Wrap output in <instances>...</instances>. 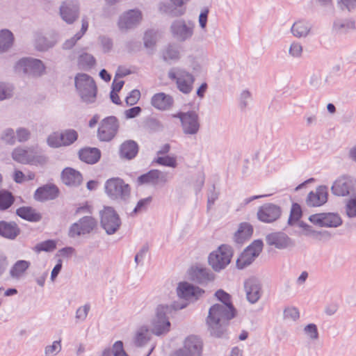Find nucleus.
<instances>
[{
  "label": "nucleus",
  "instance_id": "f257e3e1",
  "mask_svg": "<svg viewBox=\"0 0 356 356\" xmlns=\"http://www.w3.org/2000/svg\"><path fill=\"white\" fill-rule=\"evenodd\" d=\"M215 296L220 302L209 308L206 324L210 334L220 338L225 334L228 322L235 316L236 311L229 293L219 289L215 293Z\"/></svg>",
  "mask_w": 356,
  "mask_h": 356
},
{
  "label": "nucleus",
  "instance_id": "f03ea898",
  "mask_svg": "<svg viewBox=\"0 0 356 356\" xmlns=\"http://www.w3.org/2000/svg\"><path fill=\"white\" fill-rule=\"evenodd\" d=\"M188 303L181 305L174 304L172 306L168 305H159L155 309V314L151 321V331L156 335L160 336L168 333L170 330V322L168 314L171 312L172 308L174 309H181L185 308Z\"/></svg>",
  "mask_w": 356,
  "mask_h": 356
},
{
  "label": "nucleus",
  "instance_id": "7ed1b4c3",
  "mask_svg": "<svg viewBox=\"0 0 356 356\" xmlns=\"http://www.w3.org/2000/svg\"><path fill=\"white\" fill-rule=\"evenodd\" d=\"M76 89L81 100L87 104L95 102L97 86L93 79L89 75L80 73L74 78Z\"/></svg>",
  "mask_w": 356,
  "mask_h": 356
},
{
  "label": "nucleus",
  "instance_id": "20e7f679",
  "mask_svg": "<svg viewBox=\"0 0 356 356\" xmlns=\"http://www.w3.org/2000/svg\"><path fill=\"white\" fill-rule=\"evenodd\" d=\"M233 255L232 248L228 245H221L210 253L208 261L211 268L217 272L226 268Z\"/></svg>",
  "mask_w": 356,
  "mask_h": 356
},
{
  "label": "nucleus",
  "instance_id": "39448f33",
  "mask_svg": "<svg viewBox=\"0 0 356 356\" xmlns=\"http://www.w3.org/2000/svg\"><path fill=\"white\" fill-rule=\"evenodd\" d=\"M168 77L176 82L180 92L188 94L192 91L195 77L188 72L181 68L173 67L168 71Z\"/></svg>",
  "mask_w": 356,
  "mask_h": 356
},
{
  "label": "nucleus",
  "instance_id": "423d86ee",
  "mask_svg": "<svg viewBox=\"0 0 356 356\" xmlns=\"http://www.w3.org/2000/svg\"><path fill=\"white\" fill-rule=\"evenodd\" d=\"M106 194L113 200H127L130 195L129 184L118 177L111 178L105 184Z\"/></svg>",
  "mask_w": 356,
  "mask_h": 356
},
{
  "label": "nucleus",
  "instance_id": "0eeeda50",
  "mask_svg": "<svg viewBox=\"0 0 356 356\" xmlns=\"http://www.w3.org/2000/svg\"><path fill=\"white\" fill-rule=\"evenodd\" d=\"M97 227V220L91 216H86L72 224L68 229V236L76 238L92 233Z\"/></svg>",
  "mask_w": 356,
  "mask_h": 356
},
{
  "label": "nucleus",
  "instance_id": "6e6552de",
  "mask_svg": "<svg viewBox=\"0 0 356 356\" xmlns=\"http://www.w3.org/2000/svg\"><path fill=\"white\" fill-rule=\"evenodd\" d=\"M203 351V342L202 339L195 335L186 337L183 346L176 350L172 356H202Z\"/></svg>",
  "mask_w": 356,
  "mask_h": 356
},
{
  "label": "nucleus",
  "instance_id": "1a4fd4ad",
  "mask_svg": "<svg viewBox=\"0 0 356 356\" xmlns=\"http://www.w3.org/2000/svg\"><path fill=\"white\" fill-rule=\"evenodd\" d=\"M100 217L101 225L107 234H113L119 229L121 220L113 208L105 207L100 212Z\"/></svg>",
  "mask_w": 356,
  "mask_h": 356
},
{
  "label": "nucleus",
  "instance_id": "9d476101",
  "mask_svg": "<svg viewBox=\"0 0 356 356\" xmlns=\"http://www.w3.org/2000/svg\"><path fill=\"white\" fill-rule=\"evenodd\" d=\"M119 122L115 116L103 119L97 130V137L101 141L109 142L116 136L119 129Z\"/></svg>",
  "mask_w": 356,
  "mask_h": 356
},
{
  "label": "nucleus",
  "instance_id": "9b49d317",
  "mask_svg": "<svg viewBox=\"0 0 356 356\" xmlns=\"http://www.w3.org/2000/svg\"><path fill=\"white\" fill-rule=\"evenodd\" d=\"M15 71L18 73L31 74L35 76L42 75L44 72V66L40 60L24 58L20 59L16 63Z\"/></svg>",
  "mask_w": 356,
  "mask_h": 356
},
{
  "label": "nucleus",
  "instance_id": "f8f14e48",
  "mask_svg": "<svg viewBox=\"0 0 356 356\" xmlns=\"http://www.w3.org/2000/svg\"><path fill=\"white\" fill-rule=\"evenodd\" d=\"M173 117L180 120L184 134L195 135L198 132L200 124L198 114L195 111L179 112Z\"/></svg>",
  "mask_w": 356,
  "mask_h": 356
},
{
  "label": "nucleus",
  "instance_id": "ddd939ff",
  "mask_svg": "<svg viewBox=\"0 0 356 356\" xmlns=\"http://www.w3.org/2000/svg\"><path fill=\"white\" fill-rule=\"evenodd\" d=\"M263 248V242L261 240L254 241L244 251L236 260V266L238 268L242 269L249 266L257 257Z\"/></svg>",
  "mask_w": 356,
  "mask_h": 356
},
{
  "label": "nucleus",
  "instance_id": "4468645a",
  "mask_svg": "<svg viewBox=\"0 0 356 356\" xmlns=\"http://www.w3.org/2000/svg\"><path fill=\"white\" fill-rule=\"evenodd\" d=\"M194 24L183 19L174 21L170 26V31L173 38L179 42L189 40L193 35Z\"/></svg>",
  "mask_w": 356,
  "mask_h": 356
},
{
  "label": "nucleus",
  "instance_id": "2eb2a0df",
  "mask_svg": "<svg viewBox=\"0 0 356 356\" xmlns=\"http://www.w3.org/2000/svg\"><path fill=\"white\" fill-rule=\"evenodd\" d=\"M60 15L67 24H73L79 16V3L77 0H65L60 6Z\"/></svg>",
  "mask_w": 356,
  "mask_h": 356
},
{
  "label": "nucleus",
  "instance_id": "dca6fc26",
  "mask_svg": "<svg viewBox=\"0 0 356 356\" xmlns=\"http://www.w3.org/2000/svg\"><path fill=\"white\" fill-rule=\"evenodd\" d=\"M177 293L180 298L193 302L203 296L204 291L188 282H181L177 288Z\"/></svg>",
  "mask_w": 356,
  "mask_h": 356
},
{
  "label": "nucleus",
  "instance_id": "f3484780",
  "mask_svg": "<svg viewBox=\"0 0 356 356\" xmlns=\"http://www.w3.org/2000/svg\"><path fill=\"white\" fill-rule=\"evenodd\" d=\"M143 19L142 12L138 9H131L123 13L118 20L121 30L133 29L138 26Z\"/></svg>",
  "mask_w": 356,
  "mask_h": 356
},
{
  "label": "nucleus",
  "instance_id": "a211bd4d",
  "mask_svg": "<svg viewBox=\"0 0 356 356\" xmlns=\"http://www.w3.org/2000/svg\"><path fill=\"white\" fill-rule=\"evenodd\" d=\"M309 220L313 224L320 227H337L341 225L339 215L334 213H322L312 215Z\"/></svg>",
  "mask_w": 356,
  "mask_h": 356
},
{
  "label": "nucleus",
  "instance_id": "6ab92c4d",
  "mask_svg": "<svg viewBox=\"0 0 356 356\" xmlns=\"http://www.w3.org/2000/svg\"><path fill=\"white\" fill-rule=\"evenodd\" d=\"M331 191L336 196L344 197L356 193L353 190V180L350 177H339L332 184Z\"/></svg>",
  "mask_w": 356,
  "mask_h": 356
},
{
  "label": "nucleus",
  "instance_id": "aec40b11",
  "mask_svg": "<svg viewBox=\"0 0 356 356\" xmlns=\"http://www.w3.org/2000/svg\"><path fill=\"white\" fill-rule=\"evenodd\" d=\"M281 209L273 204H265L257 211L258 219L264 222L270 223L277 220L281 216Z\"/></svg>",
  "mask_w": 356,
  "mask_h": 356
},
{
  "label": "nucleus",
  "instance_id": "412c9836",
  "mask_svg": "<svg viewBox=\"0 0 356 356\" xmlns=\"http://www.w3.org/2000/svg\"><path fill=\"white\" fill-rule=\"evenodd\" d=\"M169 180L168 174L159 170H152L147 173L140 176L138 182L140 184L159 185L165 184Z\"/></svg>",
  "mask_w": 356,
  "mask_h": 356
},
{
  "label": "nucleus",
  "instance_id": "4be33fe9",
  "mask_svg": "<svg viewBox=\"0 0 356 356\" xmlns=\"http://www.w3.org/2000/svg\"><path fill=\"white\" fill-rule=\"evenodd\" d=\"M246 298L251 304L256 303L261 296V285L254 278H250L244 282Z\"/></svg>",
  "mask_w": 356,
  "mask_h": 356
},
{
  "label": "nucleus",
  "instance_id": "5701e85b",
  "mask_svg": "<svg viewBox=\"0 0 356 356\" xmlns=\"http://www.w3.org/2000/svg\"><path fill=\"white\" fill-rule=\"evenodd\" d=\"M327 188L321 186L315 191H311L307 197L306 202L309 207H320L327 201Z\"/></svg>",
  "mask_w": 356,
  "mask_h": 356
},
{
  "label": "nucleus",
  "instance_id": "b1692460",
  "mask_svg": "<svg viewBox=\"0 0 356 356\" xmlns=\"http://www.w3.org/2000/svg\"><path fill=\"white\" fill-rule=\"evenodd\" d=\"M268 245L275 246L278 249H284L293 245L291 238L284 232H273L266 237Z\"/></svg>",
  "mask_w": 356,
  "mask_h": 356
},
{
  "label": "nucleus",
  "instance_id": "393cba45",
  "mask_svg": "<svg viewBox=\"0 0 356 356\" xmlns=\"http://www.w3.org/2000/svg\"><path fill=\"white\" fill-rule=\"evenodd\" d=\"M152 105L160 111L170 109L174 104L173 97L164 92H159L153 95L151 99Z\"/></svg>",
  "mask_w": 356,
  "mask_h": 356
},
{
  "label": "nucleus",
  "instance_id": "a878e982",
  "mask_svg": "<svg viewBox=\"0 0 356 356\" xmlns=\"http://www.w3.org/2000/svg\"><path fill=\"white\" fill-rule=\"evenodd\" d=\"M21 233L18 225L13 221H0V236L9 239L15 240Z\"/></svg>",
  "mask_w": 356,
  "mask_h": 356
},
{
  "label": "nucleus",
  "instance_id": "bb28decb",
  "mask_svg": "<svg viewBox=\"0 0 356 356\" xmlns=\"http://www.w3.org/2000/svg\"><path fill=\"white\" fill-rule=\"evenodd\" d=\"M58 189L54 185H44L38 188L34 194V198L40 202L54 200L58 197Z\"/></svg>",
  "mask_w": 356,
  "mask_h": 356
},
{
  "label": "nucleus",
  "instance_id": "cd10ccee",
  "mask_svg": "<svg viewBox=\"0 0 356 356\" xmlns=\"http://www.w3.org/2000/svg\"><path fill=\"white\" fill-rule=\"evenodd\" d=\"M63 182L68 186H76L82 182V175L81 173L71 168H66L62 172Z\"/></svg>",
  "mask_w": 356,
  "mask_h": 356
},
{
  "label": "nucleus",
  "instance_id": "c85d7f7f",
  "mask_svg": "<svg viewBox=\"0 0 356 356\" xmlns=\"http://www.w3.org/2000/svg\"><path fill=\"white\" fill-rule=\"evenodd\" d=\"M79 156L81 161L87 163L94 164L99 160L101 153L97 148L86 147L79 151Z\"/></svg>",
  "mask_w": 356,
  "mask_h": 356
},
{
  "label": "nucleus",
  "instance_id": "c756f323",
  "mask_svg": "<svg viewBox=\"0 0 356 356\" xmlns=\"http://www.w3.org/2000/svg\"><path fill=\"white\" fill-rule=\"evenodd\" d=\"M152 331L147 325L139 327L135 334L134 342L137 347L145 346L151 339Z\"/></svg>",
  "mask_w": 356,
  "mask_h": 356
},
{
  "label": "nucleus",
  "instance_id": "7c9ffc66",
  "mask_svg": "<svg viewBox=\"0 0 356 356\" xmlns=\"http://www.w3.org/2000/svg\"><path fill=\"white\" fill-rule=\"evenodd\" d=\"M16 213L20 218L31 222H38L41 220L40 213L30 207H22L17 209Z\"/></svg>",
  "mask_w": 356,
  "mask_h": 356
},
{
  "label": "nucleus",
  "instance_id": "2f4dec72",
  "mask_svg": "<svg viewBox=\"0 0 356 356\" xmlns=\"http://www.w3.org/2000/svg\"><path fill=\"white\" fill-rule=\"evenodd\" d=\"M138 145L134 140H127L123 143L120 147V156L127 159H131L138 153Z\"/></svg>",
  "mask_w": 356,
  "mask_h": 356
},
{
  "label": "nucleus",
  "instance_id": "473e14b6",
  "mask_svg": "<svg viewBox=\"0 0 356 356\" xmlns=\"http://www.w3.org/2000/svg\"><path fill=\"white\" fill-rule=\"evenodd\" d=\"M253 229L248 223H241L234 234V241L237 243H243L252 234Z\"/></svg>",
  "mask_w": 356,
  "mask_h": 356
},
{
  "label": "nucleus",
  "instance_id": "72a5a7b5",
  "mask_svg": "<svg viewBox=\"0 0 356 356\" xmlns=\"http://www.w3.org/2000/svg\"><path fill=\"white\" fill-rule=\"evenodd\" d=\"M311 30V25L305 21L299 20L296 22L292 27L291 32L296 38L306 37Z\"/></svg>",
  "mask_w": 356,
  "mask_h": 356
},
{
  "label": "nucleus",
  "instance_id": "f704fd0d",
  "mask_svg": "<svg viewBox=\"0 0 356 356\" xmlns=\"http://www.w3.org/2000/svg\"><path fill=\"white\" fill-rule=\"evenodd\" d=\"M30 262L26 260H19L15 263L10 270L12 278L19 279L30 266Z\"/></svg>",
  "mask_w": 356,
  "mask_h": 356
},
{
  "label": "nucleus",
  "instance_id": "c9c22d12",
  "mask_svg": "<svg viewBox=\"0 0 356 356\" xmlns=\"http://www.w3.org/2000/svg\"><path fill=\"white\" fill-rule=\"evenodd\" d=\"M13 40V34L10 31H0V53L8 51L12 47Z\"/></svg>",
  "mask_w": 356,
  "mask_h": 356
},
{
  "label": "nucleus",
  "instance_id": "e433bc0d",
  "mask_svg": "<svg viewBox=\"0 0 356 356\" xmlns=\"http://www.w3.org/2000/svg\"><path fill=\"white\" fill-rule=\"evenodd\" d=\"M31 153V150L17 147L12 152V158L14 161L18 163L28 164Z\"/></svg>",
  "mask_w": 356,
  "mask_h": 356
},
{
  "label": "nucleus",
  "instance_id": "4c0bfd02",
  "mask_svg": "<svg viewBox=\"0 0 356 356\" xmlns=\"http://www.w3.org/2000/svg\"><path fill=\"white\" fill-rule=\"evenodd\" d=\"M162 56L164 60H177L180 58V51L179 47L176 45H168L162 52Z\"/></svg>",
  "mask_w": 356,
  "mask_h": 356
},
{
  "label": "nucleus",
  "instance_id": "58836bf2",
  "mask_svg": "<svg viewBox=\"0 0 356 356\" xmlns=\"http://www.w3.org/2000/svg\"><path fill=\"white\" fill-rule=\"evenodd\" d=\"M353 29H355V22L350 19H337L333 24V29L339 33H346Z\"/></svg>",
  "mask_w": 356,
  "mask_h": 356
},
{
  "label": "nucleus",
  "instance_id": "ea45409f",
  "mask_svg": "<svg viewBox=\"0 0 356 356\" xmlns=\"http://www.w3.org/2000/svg\"><path fill=\"white\" fill-rule=\"evenodd\" d=\"M303 334L310 341H316L319 339V333L317 325L314 323H309L303 327Z\"/></svg>",
  "mask_w": 356,
  "mask_h": 356
},
{
  "label": "nucleus",
  "instance_id": "a19ab883",
  "mask_svg": "<svg viewBox=\"0 0 356 356\" xmlns=\"http://www.w3.org/2000/svg\"><path fill=\"white\" fill-rule=\"evenodd\" d=\"M54 43L47 40L45 37L40 34H37L35 39V48L39 51H46L52 47Z\"/></svg>",
  "mask_w": 356,
  "mask_h": 356
},
{
  "label": "nucleus",
  "instance_id": "79ce46f5",
  "mask_svg": "<svg viewBox=\"0 0 356 356\" xmlns=\"http://www.w3.org/2000/svg\"><path fill=\"white\" fill-rule=\"evenodd\" d=\"M154 162L163 166L176 168L177 166V157L175 156H157Z\"/></svg>",
  "mask_w": 356,
  "mask_h": 356
},
{
  "label": "nucleus",
  "instance_id": "37998d69",
  "mask_svg": "<svg viewBox=\"0 0 356 356\" xmlns=\"http://www.w3.org/2000/svg\"><path fill=\"white\" fill-rule=\"evenodd\" d=\"M288 53L291 58L299 59L302 56L303 47L300 42L294 41L289 45Z\"/></svg>",
  "mask_w": 356,
  "mask_h": 356
},
{
  "label": "nucleus",
  "instance_id": "c03bdc74",
  "mask_svg": "<svg viewBox=\"0 0 356 356\" xmlns=\"http://www.w3.org/2000/svg\"><path fill=\"white\" fill-rule=\"evenodd\" d=\"M56 248V243L54 240H47L35 245L33 250L35 252H52Z\"/></svg>",
  "mask_w": 356,
  "mask_h": 356
},
{
  "label": "nucleus",
  "instance_id": "a18cd8bd",
  "mask_svg": "<svg viewBox=\"0 0 356 356\" xmlns=\"http://www.w3.org/2000/svg\"><path fill=\"white\" fill-rule=\"evenodd\" d=\"M14 202V197L11 193L8 191L0 192V210L8 209Z\"/></svg>",
  "mask_w": 356,
  "mask_h": 356
},
{
  "label": "nucleus",
  "instance_id": "49530a36",
  "mask_svg": "<svg viewBox=\"0 0 356 356\" xmlns=\"http://www.w3.org/2000/svg\"><path fill=\"white\" fill-rule=\"evenodd\" d=\"M195 279L197 282L204 284L213 280V275L209 270L200 268L195 272Z\"/></svg>",
  "mask_w": 356,
  "mask_h": 356
},
{
  "label": "nucleus",
  "instance_id": "de8ad7c7",
  "mask_svg": "<svg viewBox=\"0 0 356 356\" xmlns=\"http://www.w3.org/2000/svg\"><path fill=\"white\" fill-rule=\"evenodd\" d=\"M1 140L10 145H13L16 142L15 131L12 128L5 129L1 134Z\"/></svg>",
  "mask_w": 356,
  "mask_h": 356
},
{
  "label": "nucleus",
  "instance_id": "09e8293b",
  "mask_svg": "<svg viewBox=\"0 0 356 356\" xmlns=\"http://www.w3.org/2000/svg\"><path fill=\"white\" fill-rule=\"evenodd\" d=\"M62 140H63V146H67L72 144L76 140L78 137L77 132L74 129H67L60 133Z\"/></svg>",
  "mask_w": 356,
  "mask_h": 356
},
{
  "label": "nucleus",
  "instance_id": "8fccbe9b",
  "mask_svg": "<svg viewBox=\"0 0 356 356\" xmlns=\"http://www.w3.org/2000/svg\"><path fill=\"white\" fill-rule=\"evenodd\" d=\"M60 340L54 341L52 344L48 345L44 348L45 356H55L61 350Z\"/></svg>",
  "mask_w": 356,
  "mask_h": 356
},
{
  "label": "nucleus",
  "instance_id": "3c124183",
  "mask_svg": "<svg viewBox=\"0 0 356 356\" xmlns=\"http://www.w3.org/2000/svg\"><path fill=\"white\" fill-rule=\"evenodd\" d=\"M47 144L51 147H59L63 146V140H62L61 134L54 132L50 134L47 139Z\"/></svg>",
  "mask_w": 356,
  "mask_h": 356
},
{
  "label": "nucleus",
  "instance_id": "603ef678",
  "mask_svg": "<svg viewBox=\"0 0 356 356\" xmlns=\"http://www.w3.org/2000/svg\"><path fill=\"white\" fill-rule=\"evenodd\" d=\"M28 164L43 165L47 162V157L42 154H38L31 150Z\"/></svg>",
  "mask_w": 356,
  "mask_h": 356
},
{
  "label": "nucleus",
  "instance_id": "864d4df0",
  "mask_svg": "<svg viewBox=\"0 0 356 356\" xmlns=\"http://www.w3.org/2000/svg\"><path fill=\"white\" fill-rule=\"evenodd\" d=\"M13 87L12 85L0 83V100L10 98L13 95Z\"/></svg>",
  "mask_w": 356,
  "mask_h": 356
},
{
  "label": "nucleus",
  "instance_id": "5fc2aeb1",
  "mask_svg": "<svg viewBox=\"0 0 356 356\" xmlns=\"http://www.w3.org/2000/svg\"><path fill=\"white\" fill-rule=\"evenodd\" d=\"M302 216V211L300 205L298 204H293L291 207V214L288 220V222L290 225H293V222H297Z\"/></svg>",
  "mask_w": 356,
  "mask_h": 356
},
{
  "label": "nucleus",
  "instance_id": "6e6d98bb",
  "mask_svg": "<svg viewBox=\"0 0 356 356\" xmlns=\"http://www.w3.org/2000/svg\"><path fill=\"white\" fill-rule=\"evenodd\" d=\"M90 306L89 304H86L79 307L76 311L75 318L77 322L83 321L88 316L90 311Z\"/></svg>",
  "mask_w": 356,
  "mask_h": 356
},
{
  "label": "nucleus",
  "instance_id": "4d7b16f0",
  "mask_svg": "<svg viewBox=\"0 0 356 356\" xmlns=\"http://www.w3.org/2000/svg\"><path fill=\"white\" fill-rule=\"evenodd\" d=\"M16 140L19 143L27 141L31 136L30 131L24 127H19L15 131Z\"/></svg>",
  "mask_w": 356,
  "mask_h": 356
},
{
  "label": "nucleus",
  "instance_id": "13d9d810",
  "mask_svg": "<svg viewBox=\"0 0 356 356\" xmlns=\"http://www.w3.org/2000/svg\"><path fill=\"white\" fill-rule=\"evenodd\" d=\"M79 63L83 66L92 67L95 63V59L92 55L85 53L79 56Z\"/></svg>",
  "mask_w": 356,
  "mask_h": 356
},
{
  "label": "nucleus",
  "instance_id": "bf43d9fd",
  "mask_svg": "<svg viewBox=\"0 0 356 356\" xmlns=\"http://www.w3.org/2000/svg\"><path fill=\"white\" fill-rule=\"evenodd\" d=\"M284 317L285 319L296 321L300 317V314L296 307H289L284 311Z\"/></svg>",
  "mask_w": 356,
  "mask_h": 356
},
{
  "label": "nucleus",
  "instance_id": "052dcab7",
  "mask_svg": "<svg viewBox=\"0 0 356 356\" xmlns=\"http://www.w3.org/2000/svg\"><path fill=\"white\" fill-rule=\"evenodd\" d=\"M140 97V92L138 90H133L126 97V103L128 106L136 104Z\"/></svg>",
  "mask_w": 356,
  "mask_h": 356
},
{
  "label": "nucleus",
  "instance_id": "680f3d73",
  "mask_svg": "<svg viewBox=\"0 0 356 356\" xmlns=\"http://www.w3.org/2000/svg\"><path fill=\"white\" fill-rule=\"evenodd\" d=\"M99 40L101 43L104 52H108L113 47L112 40L106 36H100Z\"/></svg>",
  "mask_w": 356,
  "mask_h": 356
},
{
  "label": "nucleus",
  "instance_id": "e2e57ef3",
  "mask_svg": "<svg viewBox=\"0 0 356 356\" xmlns=\"http://www.w3.org/2000/svg\"><path fill=\"white\" fill-rule=\"evenodd\" d=\"M151 201H152L151 197H148L147 198L140 200V201H138L136 207H135V209L134 210V212L138 213V212L145 210L147 205L150 204Z\"/></svg>",
  "mask_w": 356,
  "mask_h": 356
},
{
  "label": "nucleus",
  "instance_id": "0e129e2a",
  "mask_svg": "<svg viewBox=\"0 0 356 356\" xmlns=\"http://www.w3.org/2000/svg\"><path fill=\"white\" fill-rule=\"evenodd\" d=\"M113 356H129L123 348V343L118 341L113 344Z\"/></svg>",
  "mask_w": 356,
  "mask_h": 356
},
{
  "label": "nucleus",
  "instance_id": "69168bd1",
  "mask_svg": "<svg viewBox=\"0 0 356 356\" xmlns=\"http://www.w3.org/2000/svg\"><path fill=\"white\" fill-rule=\"evenodd\" d=\"M145 46L148 48H152L156 43V40L154 38L151 31L146 32L144 37Z\"/></svg>",
  "mask_w": 356,
  "mask_h": 356
},
{
  "label": "nucleus",
  "instance_id": "338daca9",
  "mask_svg": "<svg viewBox=\"0 0 356 356\" xmlns=\"http://www.w3.org/2000/svg\"><path fill=\"white\" fill-rule=\"evenodd\" d=\"M81 38L78 36V35L76 33L73 37L67 40L63 44V47L65 49H72L77 42L78 40H79Z\"/></svg>",
  "mask_w": 356,
  "mask_h": 356
},
{
  "label": "nucleus",
  "instance_id": "774afa93",
  "mask_svg": "<svg viewBox=\"0 0 356 356\" xmlns=\"http://www.w3.org/2000/svg\"><path fill=\"white\" fill-rule=\"evenodd\" d=\"M141 112V108L139 106H136L129 108L125 111V116L127 118H133L136 117Z\"/></svg>",
  "mask_w": 356,
  "mask_h": 356
}]
</instances>
